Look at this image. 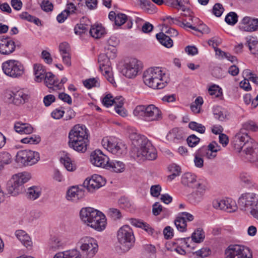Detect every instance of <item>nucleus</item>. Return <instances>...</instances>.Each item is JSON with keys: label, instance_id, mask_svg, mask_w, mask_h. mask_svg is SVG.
Listing matches in <instances>:
<instances>
[{"label": "nucleus", "instance_id": "nucleus-1", "mask_svg": "<svg viewBox=\"0 0 258 258\" xmlns=\"http://www.w3.org/2000/svg\"><path fill=\"white\" fill-rule=\"evenodd\" d=\"M133 144L135 148L132 151V156L139 161L153 160L157 157L156 150L150 142L144 136L134 135L132 136Z\"/></svg>", "mask_w": 258, "mask_h": 258}, {"label": "nucleus", "instance_id": "nucleus-2", "mask_svg": "<svg viewBox=\"0 0 258 258\" xmlns=\"http://www.w3.org/2000/svg\"><path fill=\"white\" fill-rule=\"evenodd\" d=\"M88 136V131L85 125H75L69 134V147L78 152L85 153L89 144Z\"/></svg>", "mask_w": 258, "mask_h": 258}, {"label": "nucleus", "instance_id": "nucleus-3", "mask_svg": "<svg viewBox=\"0 0 258 258\" xmlns=\"http://www.w3.org/2000/svg\"><path fill=\"white\" fill-rule=\"evenodd\" d=\"M233 142L234 148L239 152H244L249 161H258V143L249 136L239 134L233 139Z\"/></svg>", "mask_w": 258, "mask_h": 258}, {"label": "nucleus", "instance_id": "nucleus-4", "mask_svg": "<svg viewBox=\"0 0 258 258\" xmlns=\"http://www.w3.org/2000/svg\"><path fill=\"white\" fill-rule=\"evenodd\" d=\"M82 220L88 226L98 231H102L106 226L105 215L93 208L86 207L81 209L80 213Z\"/></svg>", "mask_w": 258, "mask_h": 258}, {"label": "nucleus", "instance_id": "nucleus-5", "mask_svg": "<svg viewBox=\"0 0 258 258\" xmlns=\"http://www.w3.org/2000/svg\"><path fill=\"white\" fill-rule=\"evenodd\" d=\"M143 78L146 85L156 89H163L169 81V78L165 73H162L161 69L159 67L147 70L144 73Z\"/></svg>", "mask_w": 258, "mask_h": 258}, {"label": "nucleus", "instance_id": "nucleus-6", "mask_svg": "<svg viewBox=\"0 0 258 258\" xmlns=\"http://www.w3.org/2000/svg\"><path fill=\"white\" fill-rule=\"evenodd\" d=\"M240 209L249 213L258 220V195L254 192H245L238 200Z\"/></svg>", "mask_w": 258, "mask_h": 258}, {"label": "nucleus", "instance_id": "nucleus-7", "mask_svg": "<svg viewBox=\"0 0 258 258\" xmlns=\"http://www.w3.org/2000/svg\"><path fill=\"white\" fill-rule=\"evenodd\" d=\"M118 247L121 252H126L134 245L135 237L133 229L127 225L121 226L116 234Z\"/></svg>", "mask_w": 258, "mask_h": 258}, {"label": "nucleus", "instance_id": "nucleus-8", "mask_svg": "<svg viewBox=\"0 0 258 258\" xmlns=\"http://www.w3.org/2000/svg\"><path fill=\"white\" fill-rule=\"evenodd\" d=\"M133 113L135 116L147 121H158L162 119V111L154 104L137 105Z\"/></svg>", "mask_w": 258, "mask_h": 258}, {"label": "nucleus", "instance_id": "nucleus-9", "mask_svg": "<svg viewBox=\"0 0 258 258\" xmlns=\"http://www.w3.org/2000/svg\"><path fill=\"white\" fill-rule=\"evenodd\" d=\"M30 178V174L26 172L18 173L13 175L7 183V189L8 194L13 196L18 195L22 191L23 184L28 182Z\"/></svg>", "mask_w": 258, "mask_h": 258}, {"label": "nucleus", "instance_id": "nucleus-10", "mask_svg": "<svg viewBox=\"0 0 258 258\" xmlns=\"http://www.w3.org/2000/svg\"><path fill=\"white\" fill-rule=\"evenodd\" d=\"M39 154L31 150H20L18 152L15 161L20 166H31L39 160Z\"/></svg>", "mask_w": 258, "mask_h": 258}, {"label": "nucleus", "instance_id": "nucleus-11", "mask_svg": "<svg viewBox=\"0 0 258 258\" xmlns=\"http://www.w3.org/2000/svg\"><path fill=\"white\" fill-rule=\"evenodd\" d=\"M78 244L82 251L83 257L85 258L93 257L98 249L97 241L90 237L82 238L78 242Z\"/></svg>", "mask_w": 258, "mask_h": 258}, {"label": "nucleus", "instance_id": "nucleus-12", "mask_svg": "<svg viewBox=\"0 0 258 258\" xmlns=\"http://www.w3.org/2000/svg\"><path fill=\"white\" fill-rule=\"evenodd\" d=\"M4 73L8 76L16 78L21 77L24 73V68L22 63L18 60L10 59L2 64Z\"/></svg>", "mask_w": 258, "mask_h": 258}, {"label": "nucleus", "instance_id": "nucleus-13", "mask_svg": "<svg viewBox=\"0 0 258 258\" xmlns=\"http://www.w3.org/2000/svg\"><path fill=\"white\" fill-rule=\"evenodd\" d=\"M225 258H252L248 247L240 245H230L225 250Z\"/></svg>", "mask_w": 258, "mask_h": 258}, {"label": "nucleus", "instance_id": "nucleus-14", "mask_svg": "<svg viewBox=\"0 0 258 258\" xmlns=\"http://www.w3.org/2000/svg\"><path fill=\"white\" fill-rule=\"evenodd\" d=\"M102 145L108 151L113 154L120 156L126 152V147L121 143H119L113 138L105 137L102 140Z\"/></svg>", "mask_w": 258, "mask_h": 258}, {"label": "nucleus", "instance_id": "nucleus-15", "mask_svg": "<svg viewBox=\"0 0 258 258\" xmlns=\"http://www.w3.org/2000/svg\"><path fill=\"white\" fill-rule=\"evenodd\" d=\"M110 58L104 53H101L98 56V62L99 64V69L105 76L107 80L113 84L114 80L110 72L111 62Z\"/></svg>", "mask_w": 258, "mask_h": 258}, {"label": "nucleus", "instance_id": "nucleus-16", "mask_svg": "<svg viewBox=\"0 0 258 258\" xmlns=\"http://www.w3.org/2000/svg\"><path fill=\"white\" fill-rule=\"evenodd\" d=\"M141 68V63L140 61L136 58H131L128 62L124 64L121 73L127 78H134L137 76Z\"/></svg>", "mask_w": 258, "mask_h": 258}, {"label": "nucleus", "instance_id": "nucleus-17", "mask_svg": "<svg viewBox=\"0 0 258 258\" xmlns=\"http://www.w3.org/2000/svg\"><path fill=\"white\" fill-rule=\"evenodd\" d=\"M106 183V180L102 176L97 174H94L89 179H86L84 183V187L90 192H93L96 189L104 186Z\"/></svg>", "mask_w": 258, "mask_h": 258}, {"label": "nucleus", "instance_id": "nucleus-18", "mask_svg": "<svg viewBox=\"0 0 258 258\" xmlns=\"http://www.w3.org/2000/svg\"><path fill=\"white\" fill-rule=\"evenodd\" d=\"M213 206L216 209L224 210L230 213L235 212L237 209L235 202L230 199L215 200L213 202Z\"/></svg>", "mask_w": 258, "mask_h": 258}, {"label": "nucleus", "instance_id": "nucleus-19", "mask_svg": "<svg viewBox=\"0 0 258 258\" xmlns=\"http://www.w3.org/2000/svg\"><path fill=\"white\" fill-rule=\"evenodd\" d=\"M90 161L95 166L106 169L109 163V158L100 150H96L90 156Z\"/></svg>", "mask_w": 258, "mask_h": 258}, {"label": "nucleus", "instance_id": "nucleus-20", "mask_svg": "<svg viewBox=\"0 0 258 258\" xmlns=\"http://www.w3.org/2000/svg\"><path fill=\"white\" fill-rule=\"evenodd\" d=\"M16 45L14 41L9 37H0V53L9 55L16 49Z\"/></svg>", "mask_w": 258, "mask_h": 258}, {"label": "nucleus", "instance_id": "nucleus-21", "mask_svg": "<svg viewBox=\"0 0 258 258\" xmlns=\"http://www.w3.org/2000/svg\"><path fill=\"white\" fill-rule=\"evenodd\" d=\"M196 188L197 189L188 196L189 202L194 205L199 204L202 201L207 187L206 184L204 183L199 184V186Z\"/></svg>", "mask_w": 258, "mask_h": 258}, {"label": "nucleus", "instance_id": "nucleus-22", "mask_svg": "<svg viewBox=\"0 0 258 258\" xmlns=\"http://www.w3.org/2000/svg\"><path fill=\"white\" fill-rule=\"evenodd\" d=\"M242 26H240L241 30L246 32H253L258 30V19L249 17H244L241 21Z\"/></svg>", "mask_w": 258, "mask_h": 258}, {"label": "nucleus", "instance_id": "nucleus-23", "mask_svg": "<svg viewBox=\"0 0 258 258\" xmlns=\"http://www.w3.org/2000/svg\"><path fill=\"white\" fill-rule=\"evenodd\" d=\"M85 197V191L78 186H72L67 191L66 198L67 200L77 202Z\"/></svg>", "mask_w": 258, "mask_h": 258}, {"label": "nucleus", "instance_id": "nucleus-24", "mask_svg": "<svg viewBox=\"0 0 258 258\" xmlns=\"http://www.w3.org/2000/svg\"><path fill=\"white\" fill-rule=\"evenodd\" d=\"M181 183L189 187L196 188L199 186V184H204L197 180V176L190 172L184 173L181 177Z\"/></svg>", "mask_w": 258, "mask_h": 258}, {"label": "nucleus", "instance_id": "nucleus-25", "mask_svg": "<svg viewBox=\"0 0 258 258\" xmlns=\"http://www.w3.org/2000/svg\"><path fill=\"white\" fill-rule=\"evenodd\" d=\"M29 97L23 89H14L13 103L16 105L23 104L28 101Z\"/></svg>", "mask_w": 258, "mask_h": 258}, {"label": "nucleus", "instance_id": "nucleus-26", "mask_svg": "<svg viewBox=\"0 0 258 258\" xmlns=\"http://www.w3.org/2000/svg\"><path fill=\"white\" fill-rule=\"evenodd\" d=\"M257 130V123L253 120H247L242 123V127L241 128L239 132L236 134L234 138H236L239 134H243L248 136V134L246 133L247 131L256 132Z\"/></svg>", "mask_w": 258, "mask_h": 258}, {"label": "nucleus", "instance_id": "nucleus-27", "mask_svg": "<svg viewBox=\"0 0 258 258\" xmlns=\"http://www.w3.org/2000/svg\"><path fill=\"white\" fill-rule=\"evenodd\" d=\"M162 20L164 22V28L167 29L168 27L173 25H176L181 27L184 28V19H180V18H173L171 16H165L162 18Z\"/></svg>", "mask_w": 258, "mask_h": 258}, {"label": "nucleus", "instance_id": "nucleus-28", "mask_svg": "<svg viewBox=\"0 0 258 258\" xmlns=\"http://www.w3.org/2000/svg\"><path fill=\"white\" fill-rule=\"evenodd\" d=\"M129 221L132 225L144 229L150 235H153L155 232V230L146 222H144L142 220L134 218H131L129 219Z\"/></svg>", "mask_w": 258, "mask_h": 258}, {"label": "nucleus", "instance_id": "nucleus-29", "mask_svg": "<svg viewBox=\"0 0 258 258\" xmlns=\"http://www.w3.org/2000/svg\"><path fill=\"white\" fill-rule=\"evenodd\" d=\"M213 112L214 117L220 121H225L229 119L228 111L220 106L214 107Z\"/></svg>", "mask_w": 258, "mask_h": 258}, {"label": "nucleus", "instance_id": "nucleus-30", "mask_svg": "<svg viewBox=\"0 0 258 258\" xmlns=\"http://www.w3.org/2000/svg\"><path fill=\"white\" fill-rule=\"evenodd\" d=\"M14 128L20 134H30L33 132V128L29 123L17 122L15 124Z\"/></svg>", "mask_w": 258, "mask_h": 258}, {"label": "nucleus", "instance_id": "nucleus-31", "mask_svg": "<svg viewBox=\"0 0 258 258\" xmlns=\"http://www.w3.org/2000/svg\"><path fill=\"white\" fill-rule=\"evenodd\" d=\"M183 138V134L181 130L178 128H173L166 136V139L170 141L177 143Z\"/></svg>", "mask_w": 258, "mask_h": 258}, {"label": "nucleus", "instance_id": "nucleus-32", "mask_svg": "<svg viewBox=\"0 0 258 258\" xmlns=\"http://www.w3.org/2000/svg\"><path fill=\"white\" fill-rule=\"evenodd\" d=\"M34 74L35 76V80L37 82H41L46 76V73L43 67L41 64H34L33 66Z\"/></svg>", "mask_w": 258, "mask_h": 258}, {"label": "nucleus", "instance_id": "nucleus-33", "mask_svg": "<svg viewBox=\"0 0 258 258\" xmlns=\"http://www.w3.org/2000/svg\"><path fill=\"white\" fill-rule=\"evenodd\" d=\"M246 40L245 45L248 46L251 53L258 56V41L256 38L248 36L246 37Z\"/></svg>", "mask_w": 258, "mask_h": 258}, {"label": "nucleus", "instance_id": "nucleus-34", "mask_svg": "<svg viewBox=\"0 0 258 258\" xmlns=\"http://www.w3.org/2000/svg\"><path fill=\"white\" fill-rule=\"evenodd\" d=\"M15 235L26 247H30L32 244L29 235L23 230H18L15 232Z\"/></svg>", "mask_w": 258, "mask_h": 258}, {"label": "nucleus", "instance_id": "nucleus-35", "mask_svg": "<svg viewBox=\"0 0 258 258\" xmlns=\"http://www.w3.org/2000/svg\"><path fill=\"white\" fill-rule=\"evenodd\" d=\"M241 181L244 184V186L246 187L251 188H254V189H258V185L254 183L250 176L247 173L242 172L239 176Z\"/></svg>", "mask_w": 258, "mask_h": 258}, {"label": "nucleus", "instance_id": "nucleus-36", "mask_svg": "<svg viewBox=\"0 0 258 258\" xmlns=\"http://www.w3.org/2000/svg\"><path fill=\"white\" fill-rule=\"evenodd\" d=\"M126 22H127V28H131L133 25L132 19L123 13H118L117 14V18L114 23L115 25L120 26Z\"/></svg>", "mask_w": 258, "mask_h": 258}, {"label": "nucleus", "instance_id": "nucleus-37", "mask_svg": "<svg viewBox=\"0 0 258 258\" xmlns=\"http://www.w3.org/2000/svg\"><path fill=\"white\" fill-rule=\"evenodd\" d=\"M156 37L162 45L167 48H170L173 45V40L170 38V36L163 32L157 34Z\"/></svg>", "mask_w": 258, "mask_h": 258}, {"label": "nucleus", "instance_id": "nucleus-38", "mask_svg": "<svg viewBox=\"0 0 258 258\" xmlns=\"http://www.w3.org/2000/svg\"><path fill=\"white\" fill-rule=\"evenodd\" d=\"M125 168L124 164L119 161H109L107 165L106 169L116 173L122 172Z\"/></svg>", "mask_w": 258, "mask_h": 258}, {"label": "nucleus", "instance_id": "nucleus-39", "mask_svg": "<svg viewBox=\"0 0 258 258\" xmlns=\"http://www.w3.org/2000/svg\"><path fill=\"white\" fill-rule=\"evenodd\" d=\"M44 80L47 87L53 88V90H55V85L58 82V80L52 73L47 72Z\"/></svg>", "mask_w": 258, "mask_h": 258}, {"label": "nucleus", "instance_id": "nucleus-40", "mask_svg": "<svg viewBox=\"0 0 258 258\" xmlns=\"http://www.w3.org/2000/svg\"><path fill=\"white\" fill-rule=\"evenodd\" d=\"M90 35L95 38H99L103 35L105 33V30L101 26L99 25L96 26H91L89 29Z\"/></svg>", "mask_w": 258, "mask_h": 258}, {"label": "nucleus", "instance_id": "nucleus-41", "mask_svg": "<svg viewBox=\"0 0 258 258\" xmlns=\"http://www.w3.org/2000/svg\"><path fill=\"white\" fill-rule=\"evenodd\" d=\"M12 157L7 152L0 153V169L4 168V165H8L12 162Z\"/></svg>", "mask_w": 258, "mask_h": 258}, {"label": "nucleus", "instance_id": "nucleus-42", "mask_svg": "<svg viewBox=\"0 0 258 258\" xmlns=\"http://www.w3.org/2000/svg\"><path fill=\"white\" fill-rule=\"evenodd\" d=\"M27 195L29 199L36 200L40 196L41 190L39 187L33 186L28 188Z\"/></svg>", "mask_w": 258, "mask_h": 258}, {"label": "nucleus", "instance_id": "nucleus-43", "mask_svg": "<svg viewBox=\"0 0 258 258\" xmlns=\"http://www.w3.org/2000/svg\"><path fill=\"white\" fill-rule=\"evenodd\" d=\"M191 237L194 242L200 243L203 241L205 238V232L202 228H197L192 234Z\"/></svg>", "mask_w": 258, "mask_h": 258}, {"label": "nucleus", "instance_id": "nucleus-44", "mask_svg": "<svg viewBox=\"0 0 258 258\" xmlns=\"http://www.w3.org/2000/svg\"><path fill=\"white\" fill-rule=\"evenodd\" d=\"M63 243L57 237H53L49 242L48 248L50 250L55 251L63 246Z\"/></svg>", "mask_w": 258, "mask_h": 258}, {"label": "nucleus", "instance_id": "nucleus-45", "mask_svg": "<svg viewBox=\"0 0 258 258\" xmlns=\"http://www.w3.org/2000/svg\"><path fill=\"white\" fill-rule=\"evenodd\" d=\"M174 224L178 231L182 232L186 231L187 224L183 217H180V216L178 215L175 220Z\"/></svg>", "mask_w": 258, "mask_h": 258}, {"label": "nucleus", "instance_id": "nucleus-46", "mask_svg": "<svg viewBox=\"0 0 258 258\" xmlns=\"http://www.w3.org/2000/svg\"><path fill=\"white\" fill-rule=\"evenodd\" d=\"M90 28V25L84 24L81 22L80 24L76 25V26L75 27V33L78 35L85 34L88 32V30H89Z\"/></svg>", "mask_w": 258, "mask_h": 258}, {"label": "nucleus", "instance_id": "nucleus-47", "mask_svg": "<svg viewBox=\"0 0 258 258\" xmlns=\"http://www.w3.org/2000/svg\"><path fill=\"white\" fill-rule=\"evenodd\" d=\"M83 84L84 86L88 89H90L92 87H99L100 86L99 78H93L87 79L83 82Z\"/></svg>", "mask_w": 258, "mask_h": 258}, {"label": "nucleus", "instance_id": "nucleus-48", "mask_svg": "<svg viewBox=\"0 0 258 258\" xmlns=\"http://www.w3.org/2000/svg\"><path fill=\"white\" fill-rule=\"evenodd\" d=\"M187 12L189 15V20L191 21V22H187L186 19H184V28H189V25H191L192 27H197L198 26V23L200 21L199 19L198 18L194 17L190 15V11L189 9H187Z\"/></svg>", "mask_w": 258, "mask_h": 258}, {"label": "nucleus", "instance_id": "nucleus-49", "mask_svg": "<svg viewBox=\"0 0 258 258\" xmlns=\"http://www.w3.org/2000/svg\"><path fill=\"white\" fill-rule=\"evenodd\" d=\"M238 21V16L236 13L231 12L229 13L225 18V21L230 25H235Z\"/></svg>", "mask_w": 258, "mask_h": 258}, {"label": "nucleus", "instance_id": "nucleus-50", "mask_svg": "<svg viewBox=\"0 0 258 258\" xmlns=\"http://www.w3.org/2000/svg\"><path fill=\"white\" fill-rule=\"evenodd\" d=\"M188 127L191 130L196 131L201 134H204L206 130L205 126L195 121L190 122L188 123Z\"/></svg>", "mask_w": 258, "mask_h": 258}, {"label": "nucleus", "instance_id": "nucleus-51", "mask_svg": "<svg viewBox=\"0 0 258 258\" xmlns=\"http://www.w3.org/2000/svg\"><path fill=\"white\" fill-rule=\"evenodd\" d=\"M81 2L82 3H79L78 5V6H75L74 4L73 3H70L68 4L67 9H65L64 11H67V12H68L69 15L75 13H77L78 12H80L81 11L79 10L80 5L81 4L82 6L84 3V1L81 0Z\"/></svg>", "mask_w": 258, "mask_h": 258}, {"label": "nucleus", "instance_id": "nucleus-52", "mask_svg": "<svg viewBox=\"0 0 258 258\" xmlns=\"http://www.w3.org/2000/svg\"><path fill=\"white\" fill-rule=\"evenodd\" d=\"M60 161L68 171H73L76 169L75 166L73 164L71 158L69 157L65 156L64 158H61Z\"/></svg>", "mask_w": 258, "mask_h": 258}, {"label": "nucleus", "instance_id": "nucleus-53", "mask_svg": "<svg viewBox=\"0 0 258 258\" xmlns=\"http://www.w3.org/2000/svg\"><path fill=\"white\" fill-rule=\"evenodd\" d=\"M209 93L210 95H214L216 97L218 98L222 95V90L219 86L216 85H213L208 89Z\"/></svg>", "mask_w": 258, "mask_h": 258}, {"label": "nucleus", "instance_id": "nucleus-54", "mask_svg": "<svg viewBox=\"0 0 258 258\" xmlns=\"http://www.w3.org/2000/svg\"><path fill=\"white\" fill-rule=\"evenodd\" d=\"M21 143L24 144H37L40 142V138L39 136H28L21 140Z\"/></svg>", "mask_w": 258, "mask_h": 258}, {"label": "nucleus", "instance_id": "nucleus-55", "mask_svg": "<svg viewBox=\"0 0 258 258\" xmlns=\"http://www.w3.org/2000/svg\"><path fill=\"white\" fill-rule=\"evenodd\" d=\"M65 258H81V254L76 249L64 251Z\"/></svg>", "mask_w": 258, "mask_h": 258}, {"label": "nucleus", "instance_id": "nucleus-56", "mask_svg": "<svg viewBox=\"0 0 258 258\" xmlns=\"http://www.w3.org/2000/svg\"><path fill=\"white\" fill-rule=\"evenodd\" d=\"M189 28L202 33L208 34L210 31V29L206 25L202 23L198 25L197 27H192L191 25H189Z\"/></svg>", "mask_w": 258, "mask_h": 258}, {"label": "nucleus", "instance_id": "nucleus-57", "mask_svg": "<svg viewBox=\"0 0 258 258\" xmlns=\"http://www.w3.org/2000/svg\"><path fill=\"white\" fill-rule=\"evenodd\" d=\"M200 139L195 135H190L186 139L189 147H194L200 142Z\"/></svg>", "mask_w": 258, "mask_h": 258}, {"label": "nucleus", "instance_id": "nucleus-58", "mask_svg": "<svg viewBox=\"0 0 258 258\" xmlns=\"http://www.w3.org/2000/svg\"><path fill=\"white\" fill-rule=\"evenodd\" d=\"M175 2H172L171 5L174 8H177L178 6L183 11H186V8L185 5L188 4L189 2L188 0H174Z\"/></svg>", "mask_w": 258, "mask_h": 258}, {"label": "nucleus", "instance_id": "nucleus-59", "mask_svg": "<svg viewBox=\"0 0 258 258\" xmlns=\"http://www.w3.org/2000/svg\"><path fill=\"white\" fill-rule=\"evenodd\" d=\"M213 13L217 17H220L224 11L223 6L220 3H216L213 6Z\"/></svg>", "mask_w": 258, "mask_h": 258}, {"label": "nucleus", "instance_id": "nucleus-60", "mask_svg": "<svg viewBox=\"0 0 258 258\" xmlns=\"http://www.w3.org/2000/svg\"><path fill=\"white\" fill-rule=\"evenodd\" d=\"M41 8L46 12H51L53 10V4L48 0H43L40 5Z\"/></svg>", "mask_w": 258, "mask_h": 258}, {"label": "nucleus", "instance_id": "nucleus-61", "mask_svg": "<svg viewBox=\"0 0 258 258\" xmlns=\"http://www.w3.org/2000/svg\"><path fill=\"white\" fill-rule=\"evenodd\" d=\"M165 210V208H163L162 205L158 202H156L152 206V213L155 216L159 215L162 212H164Z\"/></svg>", "mask_w": 258, "mask_h": 258}, {"label": "nucleus", "instance_id": "nucleus-62", "mask_svg": "<svg viewBox=\"0 0 258 258\" xmlns=\"http://www.w3.org/2000/svg\"><path fill=\"white\" fill-rule=\"evenodd\" d=\"M109 216L114 220L119 219L121 217L120 211L115 208H110L108 211Z\"/></svg>", "mask_w": 258, "mask_h": 258}, {"label": "nucleus", "instance_id": "nucleus-63", "mask_svg": "<svg viewBox=\"0 0 258 258\" xmlns=\"http://www.w3.org/2000/svg\"><path fill=\"white\" fill-rule=\"evenodd\" d=\"M105 53L106 54L110 59H113L116 57V48L115 47H105Z\"/></svg>", "mask_w": 258, "mask_h": 258}, {"label": "nucleus", "instance_id": "nucleus-64", "mask_svg": "<svg viewBox=\"0 0 258 258\" xmlns=\"http://www.w3.org/2000/svg\"><path fill=\"white\" fill-rule=\"evenodd\" d=\"M112 96L110 94L106 95L102 100V103L104 106L107 107L112 106L114 104H116V102L114 99H112Z\"/></svg>", "mask_w": 258, "mask_h": 258}]
</instances>
